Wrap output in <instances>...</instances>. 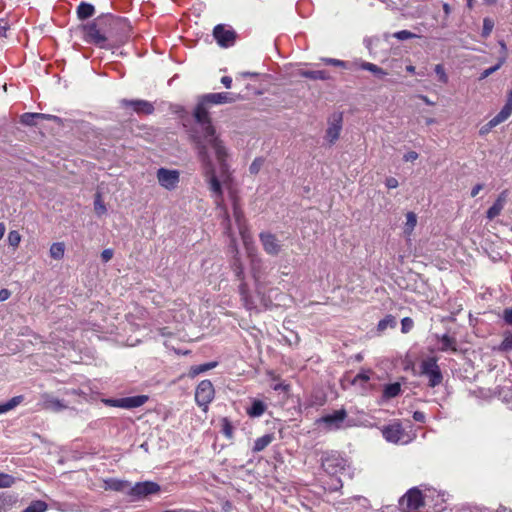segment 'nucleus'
Instances as JSON below:
<instances>
[{
	"mask_svg": "<svg viewBox=\"0 0 512 512\" xmlns=\"http://www.w3.org/2000/svg\"><path fill=\"white\" fill-rule=\"evenodd\" d=\"M11 295V292L6 289V288H3L0 290V302H3V301H6Z\"/></svg>",
	"mask_w": 512,
	"mask_h": 512,
	"instance_id": "nucleus-57",
	"label": "nucleus"
},
{
	"mask_svg": "<svg viewBox=\"0 0 512 512\" xmlns=\"http://www.w3.org/2000/svg\"><path fill=\"white\" fill-rule=\"evenodd\" d=\"M341 487H342V481L339 478H337V479L333 480L331 485H329L328 489L331 491H337Z\"/></svg>",
	"mask_w": 512,
	"mask_h": 512,
	"instance_id": "nucleus-55",
	"label": "nucleus"
},
{
	"mask_svg": "<svg viewBox=\"0 0 512 512\" xmlns=\"http://www.w3.org/2000/svg\"><path fill=\"white\" fill-rule=\"evenodd\" d=\"M41 405L43 409L52 412H60L68 407L63 401L48 393L41 395Z\"/></svg>",
	"mask_w": 512,
	"mask_h": 512,
	"instance_id": "nucleus-14",
	"label": "nucleus"
},
{
	"mask_svg": "<svg viewBox=\"0 0 512 512\" xmlns=\"http://www.w3.org/2000/svg\"><path fill=\"white\" fill-rule=\"evenodd\" d=\"M434 71H435L436 75L438 76V80L441 83L446 84L448 82V76H447L442 64H437L434 68Z\"/></svg>",
	"mask_w": 512,
	"mask_h": 512,
	"instance_id": "nucleus-44",
	"label": "nucleus"
},
{
	"mask_svg": "<svg viewBox=\"0 0 512 512\" xmlns=\"http://www.w3.org/2000/svg\"><path fill=\"white\" fill-rule=\"evenodd\" d=\"M23 396H15L11 398L9 401L5 403H0V414H4L12 409H14L16 406H18L23 401Z\"/></svg>",
	"mask_w": 512,
	"mask_h": 512,
	"instance_id": "nucleus-29",
	"label": "nucleus"
},
{
	"mask_svg": "<svg viewBox=\"0 0 512 512\" xmlns=\"http://www.w3.org/2000/svg\"><path fill=\"white\" fill-rule=\"evenodd\" d=\"M222 510L223 512H233L234 510V507L232 505L231 502L229 501H225L223 504H222Z\"/></svg>",
	"mask_w": 512,
	"mask_h": 512,
	"instance_id": "nucleus-59",
	"label": "nucleus"
},
{
	"mask_svg": "<svg viewBox=\"0 0 512 512\" xmlns=\"http://www.w3.org/2000/svg\"><path fill=\"white\" fill-rule=\"evenodd\" d=\"M16 501H17V498L14 495H12L8 492H1L0 493V512L6 511Z\"/></svg>",
	"mask_w": 512,
	"mask_h": 512,
	"instance_id": "nucleus-27",
	"label": "nucleus"
},
{
	"mask_svg": "<svg viewBox=\"0 0 512 512\" xmlns=\"http://www.w3.org/2000/svg\"><path fill=\"white\" fill-rule=\"evenodd\" d=\"M321 61L323 63H325L326 65H332V66L341 67V68H344V69H350L351 68V65H350L349 62H346V61H343V60H339V59H335V58H322Z\"/></svg>",
	"mask_w": 512,
	"mask_h": 512,
	"instance_id": "nucleus-39",
	"label": "nucleus"
},
{
	"mask_svg": "<svg viewBox=\"0 0 512 512\" xmlns=\"http://www.w3.org/2000/svg\"><path fill=\"white\" fill-rule=\"evenodd\" d=\"M501 47V56H505L507 58V46L503 40L498 41Z\"/></svg>",
	"mask_w": 512,
	"mask_h": 512,
	"instance_id": "nucleus-62",
	"label": "nucleus"
},
{
	"mask_svg": "<svg viewBox=\"0 0 512 512\" xmlns=\"http://www.w3.org/2000/svg\"><path fill=\"white\" fill-rule=\"evenodd\" d=\"M421 375L428 378V385L434 388L441 384L443 376L434 357L424 359L420 364Z\"/></svg>",
	"mask_w": 512,
	"mask_h": 512,
	"instance_id": "nucleus-4",
	"label": "nucleus"
},
{
	"mask_svg": "<svg viewBox=\"0 0 512 512\" xmlns=\"http://www.w3.org/2000/svg\"><path fill=\"white\" fill-rule=\"evenodd\" d=\"M273 440V436L270 434L263 435L259 437L254 442L253 451L260 452L264 450Z\"/></svg>",
	"mask_w": 512,
	"mask_h": 512,
	"instance_id": "nucleus-31",
	"label": "nucleus"
},
{
	"mask_svg": "<svg viewBox=\"0 0 512 512\" xmlns=\"http://www.w3.org/2000/svg\"><path fill=\"white\" fill-rule=\"evenodd\" d=\"M287 385L283 384V383H279V384H276L273 386V389L275 391H278V390H286L287 389Z\"/></svg>",
	"mask_w": 512,
	"mask_h": 512,
	"instance_id": "nucleus-64",
	"label": "nucleus"
},
{
	"mask_svg": "<svg viewBox=\"0 0 512 512\" xmlns=\"http://www.w3.org/2000/svg\"><path fill=\"white\" fill-rule=\"evenodd\" d=\"M503 400L510 405V408L512 409V390H509L504 396Z\"/></svg>",
	"mask_w": 512,
	"mask_h": 512,
	"instance_id": "nucleus-61",
	"label": "nucleus"
},
{
	"mask_svg": "<svg viewBox=\"0 0 512 512\" xmlns=\"http://www.w3.org/2000/svg\"><path fill=\"white\" fill-rule=\"evenodd\" d=\"M215 390L210 380H202L195 390V401L204 412L208 410L209 404L213 401Z\"/></svg>",
	"mask_w": 512,
	"mask_h": 512,
	"instance_id": "nucleus-6",
	"label": "nucleus"
},
{
	"mask_svg": "<svg viewBox=\"0 0 512 512\" xmlns=\"http://www.w3.org/2000/svg\"><path fill=\"white\" fill-rule=\"evenodd\" d=\"M239 293H240V296H241V299L244 303V306L247 308V309H252L254 308V302L252 301V298L249 294V291H248V287H247V284L245 282H241L240 285H239Z\"/></svg>",
	"mask_w": 512,
	"mask_h": 512,
	"instance_id": "nucleus-26",
	"label": "nucleus"
},
{
	"mask_svg": "<svg viewBox=\"0 0 512 512\" xmlns=\"http://www.w3.org/2000/svg\"><path fill=\"white\" fill-rule=\"evenodd\" d=\"M512 114V105L505 103L500 112L495 115L489 122V128H494L502 122L506 121Z\"/></svg>",
	"mask_w": 512,
	"mask_h": 512,
	"instance_id": "nucleus-17",
	"label": "nucleus"
},
{
	"mask_svg": "<svg viewBox=\"0 0 512 512\" xmlns=\"http://www.w3.org/2000/svg\"><path fill=\"white\" fill-rule=\"evenodd\" d=\"M417 225V215L410 211L406 214V222L403 227V233L406 237H410Z\"/></svg>",
	"mask_w": 512,
	"mask_h": 512,
	"instance_id": "nucleus-22",
	"label": "nucleus"
},
{
	"mask_svg": "<svg viewBox=\"0 0 512 512\" xmlns=\"http://www.w3.org/2000/svg\"><path fill=\"white\" fill-rule=\"evenodd\" d=\"M65 246L62 242L53 243L50 247V256L53 259H61L64 256Z\"/></svg>",
	"mask_w": 512,
	"mask_h": 512,
	"instance_id": "nucleus-34",
	"label": "nucleus"
},
{
	"mask_svg": "<svg viewBox=\"0 0 512 512\" xmlns=\"http://www.w3.org/2000/svg\"><path fill=\"white\" fill-rule=\"evenodd\" d=\"M346 417V410L340 409L321 417L317 420V423L322 424L327 430H338L342 427Z\"/></svg>",
	"mask_w": 512,
	"mask_h": 512,
	"instance_id": "nucleus-9",
	"label": "nucleus"
},
{
	"mask_svg": "<svg viewBox=\"0 0 512 512\" xmlns=\"http://www.w3.org/2000/svg\"><path fill=\"white\" fill-rule=\"evenodd\" d=\"M370 380V371H363V372H360L358 373L352 383L354 385L356 384H360V385H363L364 383L368 382Z\"/></svg>",
	"mask_w": 512,
	"mask_h": 512,
	"instance_id": "nucleus-43",
	"label": "nucleus"
},
{
	"mask_svg": "<svg viewBox=\"0 0 512 512\" xmlns=\"http://www.w3.org/2000/svg\"><path fill=\"white\" fill-rule=\"evenodd\" d=\"M498 350L501 352L512 351V333L509 331L504 332L503 340L500 343Z\"/></svg>",
	"mask_w": 512,
	"mask_h": 512,
	"instance_id": "nucleus-36",
	"label": "nucleus"
},
{
	"mask_svg": "<svg viewBox=\"0 0 512 512\" xmlns=\"http://www.w3.org/2000/svg\"><path fill=\"white\" fill-rule=\"evenodd\" d=\"M401 386L399 383H391L385 386L383 396L387 399L394 398L399 395Z\"/></svg>",
	"mask_w": 512,
	"mask_h": 512,
	"instance_id": "nucleus-33",
	"label": "nucleus"
},
{
	"mask_svg": "<svg viewBox=\"0 0 512 512\" xmlns=\"http://www.w3.org/2000/svg\"><path fill=\"white\" fill-rule=\"evenodd\" d=\"M322 468L330 476H337L346 470L348 461L340 453L331 451L322 456Z\"/></svg>",
	"mask_w": 512,
	"mask_h": 512,
	"instance_id": "nucleus-3",
	"label": "nucleus"
},
{
	"mask_svg": "<svg viewBox=\"0 0 512 512\" xmlns=\"http://www.w3.org/2000/svg\"><path fill=\"white\" fill-rule=\"evenodd\" d=\"M106 485L109 489L113 491L123 492L128 495V490L130 488L131 483L124 480L109 479L108 481H106Z\"/></svg>",
	"mask_w": 512,
	"mask_h": 512,
	"instance_id": "nucleus-21",
	"label": "nucleus"
},
{
	"mask_svg": "<svg viewBox=\"0 0 512 512\" xmlns=\"http://www.w3.org/2000/svg\"><path fill=\"white\" fill-rule=\"evenodd\" d=\"M86 40L90 43L96 44L99 47H104L106 37L100 32L95 23L88 24L85 28Z\"/></svg>",
	"mask_w": 512,
	"mask_h": 512,
	"instance_id": "nucleus-15",
	"label": "nucleus"
},
{
	"mask_svg": "<svg viewBox=\"0 0 512 512\" xmlns=\"http://www.w3.org/2000/svg\"><path fill=\"white\" fill-rule=\"evenodd\" d=\"M445 497H446V493H444V492H442V493H440V492H439V493H437V498H438V500H437V503H436L435 505H436V506H438V505L440 506V507L436 510L437 512H440V511H442V510L444 509V507H443V506H441V504H442V503H444V502L446 501V498H445Z\"/></svg>",
	"mask_w": 512,
	"mask_h": 512,
	"instance_id": "nucleus-52",
	"label": "nucleus"
},
{
	"mask_svg": "<svg viewBox=\"0 0 512 512\" xmlns=\"http://www.w3.org/2000/svg\"><path fill=\"white\" fill-rule=\"evenodd\" d=\"M156 176L160 186L167 190H174L180 181V173L177 170L159 168Z\"/></svg>",
	"mask_w": 512,
	"mask_h": 512,
	"instance_id": "nucleus-8",
	"label": "nucleus"
},
{
	"mask_svg": "<svg viewBox=\"0 0 512 512\" xmlns=\"http://www.w3.org/2000/svg\"><path fill=\"white\" fill-rule=\"evenodd\" d=\"M414 322L411 318L405 317L401 320V331L408 333L413 328Z\"/></svg>",
	"mask_w": 512,
	"mask_h": 512,
	"instance_id": "nucleus-46",
	"label": "nucleus"
},
{
	"mask_svg": "<svg viewBox=\"0 0 512 512\" xmlns=\"http://www.w3.org/2000/svg\"><path fill=\"white\" fill-rule=\"evenodd\" d=\"M506 62V57L505 56H500L499 59H498V62L497 64H495L494 66L490 67V68H487L485 69L481 75H480V80H483L485 78H487L488 76H490L491 74H493L494 72H496L497 70H499L501 68V66Z\"/></svg>",
	"mask_w": 512,
	"mask_h": 512,
	"instance_id": "nucleus-37",
	"label": "nucleus"
},
{
	"mask_svg": "<svg viewBox=\"0 0 512 512\" xmlns=\"http://www.w3.org/2000/svg\"><path fill=\"white\" fill-rule=\"evenodd\" d=\"M435 490H428L424 495L422 492L414 487L407 491L399 500V505L403 512H417L419 508L424 506L426 499L433 496Z\"/></svg>",
	"mask_w": 512,
	"mask_h": 512,
	"instance_id": "nucleus-2",
	"label": "nucleus"
},
{
	"mask_svg": "<svg viewBox=\"0 0 512 512\" xmlns=\"http://www.w3.org/2000/svg\"><path fill=\"white\" fill-rule=\"evenodd\" d=\"M213 35L217 43L222 47L233 45L235 40L234 31L226 29L223 25H217L213 30Z\"/></svg>",
	"mask_w": 512,
	"mask_h": 512,
	"instance_id": "nucleus-13",
	"label": "nucleus"
},
{
	"mask_svg": "<svg viewBox=\"0 0 512 512\" xmlns=\"http://www.w3.org/2000/svg\"><path fill=\"white\" fill-rule=\"evenodd\" d=\"M494 28V21L489 18V17H486L483 19V28H482V37L484 38H487L490 36L492 30Z\"/></svg>",
	"mask_w": 512,
	"mask_h": 512,
	"instance_id": "nucleus-40",
	"label": "nucleus"
},
{
	"mask_svg": "<svg viewBox=\"0 0 512 512\" xmlns=\"http://www.w3.org/2000/svg\"><path fill=\"white\" fill-rule=\"evenodd\" d=\"M94 209L98 215H102L106 212V207L100 199V195H97L94 201Z\"/></svg>",
	"mask_w": 512,
	"mask_h": 512,
	"instance_id": "nucleus-47",
	"label": "nucleus"
},
{
	"mask_svg": "<svg viewBox=\"0 0 512 512\" xmlns=\"http://www.w3.org/2000/svg\"><path fill=\"white\" fill-rule=\"evenodd\" d=\"M217 364H218L217 362H208V363L192 366L189 371V376L193 378L201 373H204L210 369L215 368L217 366Z\"/></svg>",
	"mask_w": 512,
	"mask_h": 512,
	"instance_id": "nucleus-28",
	"label": "nucleus"
},
{
	"mask_svg": "<svg viewBox=\"0 0 512 512\" xmlns=\"http://www.w3.org/2000/svg\"><path fill=\"white\" fill-rule=\"evenodd\" d=\"M385 185L388 189H394L397 188L399 183L398 180L394 177H388L385 180Z\"/></svg>",
	"mask_w": 512,
	"mask_h": 512,
	"instance_id": "nucleus-51",
	"label": "nucleus"
},
{
	"mask_svg": "<svg viewBox=\"0 0 512 512\" xmlns=\"http://www.w3.org/2000/svg\"><path fill=\"white\" fill-rule=\"evenodd\" d=\"M148 400V396L146 395H137V396H130V397H124L119 399H108L106 400V404L113 406V407H119L124 409H132L137 408L145 404Z\"/></svg>",
	"mask_w": 512,
	"mask_h": 512,
	"instance_id": "nucleus-10",
	"label": "nucleus"
},
{
	"mask_svg": "<svg viewBox=\"0 0 512 512\" xmlns=\"http://www.w3.org/2000/svg\"><path fill=\"white\" fill-rule=\"evenodd\" d=\"M160 491V486L152 481L138 482L133 486L130 485L128 495L132 500H141L149 495L156 494Z\"/></svg>",
	"mask_w": 512,
	"mask_h": 512,
	"instance_id": "nucleus-7",
	"label": "nucleus"
},
{
	"mask_svg": "<svg viewBox=\"0 0 512 512\" xmlns=\"http://www.w3.org/2000/svg\"><path fill=\"white\" fill-rule=\"evenodd\" d=\"M397 324L396 318L392 315L385 316L382 320L378 322L377 329L379 331H384L387 328H394Z\"/></svg>",
	"mask_w": 512,
	"mask_h": 512,
	"instance_id": "nucleus-35",
	"label": "nucleus"
},
{
	"mask_svg": "<svg viewBox=\"0 0 512 512\" xmlns=\"http://www.w3.org/2000/svg\"><path fill=\"white\" fill-rule=\"evenodd\" d=\"M342 122H343V116H342V113H340V112H335L328 118V127L326 130V140L330 144H333L338 140V138L340 136V132L342 130Z\"/></svg>",
	"mask_w": 512,
	"mask_h": 512,
	"instance_id": "nucleus-11",
	"label": "nucleus"
},
{
	"mask_svg": "<svg viewBox=\"0 0 512 512\" xmlns=\"http://www.w3.org/2000/svg\"><path fill=\"white\" fill-rule=\"evenodd\" d=\"M418 158V153L415 151H409L403 156L404 161L406 162H412L415 161Z\"/></svg>",
	"mask_w": 512,
	"mask_h": 512,
	"instance_id": "nucleus-54",
	"label": "nucleus"
},
{
	"mask_svg": "<svg viewBox=\"0 0 512 512\" xmlns=\"http://www.w3.org/2000/svg\"><path fill=\"white\" fill-rule=\"evenodd\" d=\"M440 342H441V347H440L441 351H448V350L456 351L457 350L455 338L450 337L447 334H444L441 336Z\"/></svg>",
	"mask_w": 512,
	"mask_h": 512,
	"instance_id": "nucleus-32",
	"label": "nucleus"
},
{
	"mask_svg": "<svg viewBox=\"0 0 512 512\" xmlns=\"http://www.w3.org/2000/svg\"><path fill=\"white\" fill-rule=\"evenodd\" d=\"M125 103L133 106L134 110L137 112L149 114L153 111V106L144 100L125 101Z\"/></svg>",
	"mask_w": 512,
	"mask_h": 512,
	"instance_id": "nucleus-24",
	"label": "nucleus"
},
{
	"mask_svg": "<svg viewBox=\"0 0 512 512\" xmlns=\"http://www.w3.org/2000/svg\"><path fill=\"white\" fill-rule=\"evenodd\" d=\"M47 510V504L44 501L37 500L33 501L23 512H45Z\"/></svg>",
	"mask_w": 512,
	"mask_h": 512,
	"instance_id": "nucleus-38",
	"label": "nucleus"
},
{
	"mask_svg": "<svg viewBox=\"0 0 512 512\" xmlns=\"http://www.w3.org/2000/svg\"><path fill=\"white\" fill-rule=\"evenodd\" d=\"M95 12L94 6L92 4L81 2L77 8L78 18L81 20L87 19L93 16Z\"/></svg>",
	"mask_w": 512,
	"mask_h": 512,
	"instance_id": "nucleus-25",
	"label": "nucleus"
},
{
	"mask_svg": "<svg viewBox=\"0 0 512 512\" xmlns=\"http://www.w3.org/2000/svg\"><path fill=\"white\" fill-rule=\"evenodd\" d=\"M21 242V235L18 231L13 230L8 234V243L12 247H18Z\"/></svg>",
	"mask_w": 512,
	"mask_h": 512,
	"instance_id": "nucleus-42",
	"label": "nucleus"
},
{
	"mask_svg": "<svg viewBox=\"0 0 512 512\" xmlns=\"http://www.w3.org/2000/svg\"><path fill=\"white\" fill-rule=\"evenodd\" d=\"M234 217H235V220H236V222H237V224L239 226V230H240V234L242 236L243 242H244L245 246L248 247L249 236L246 234V230L241 225V220L243 218V215H242V212L238 209V207L236 206L235 203H234Z\"/></svg>",
	"mask_w": 512,
	"mask_h": 512,
	"instance_id": "nucleus-30",
	"label": "nucleus"
},
{
	"mask_svg": "<svg viewBox=\"0 0 512 512\" xmlns=\"http://www.w3.org/2000/svg\"><path fill=\"white\" fill-rule=\"evenodd\" d=\"M502 319L508 325H512V308H506L503 310Z\"/></svg>",
	"mask_w": 512,
	"mask_h": 512,
	"instance_id": "nucleus-50",
	"label": "nucleus"
},
{
	"mask_svg": "<svg viewBox=\"0 0 512 512\" xmlns=\"http://www.w3.org/2000/svg\"><path fill=\"white\" fill-rule=\"evenodd\" d=\"M221 83L226 87V88H230L231 85H232V78L229 77V76H223L221 78Z\"/></svg>",
	"mask_w": 512,
	"mask_h": 512,
	"instance_id": "nucleus-60",
	"label": "nucleus"
},
{
	"mask_svg": "<svg viewBox=\"0 0 512 512\" xmlns=\"http://www.w3.org/2000/svg\"><path fill=\"white\" fill-rule=\"evenodd\" d=\"M419 98L427 105H434L435 103L432 102L427 96L420 95Z\"/></svg>",
	"mask_w": 512,
	"mask_h": 512,
	"instance_id": "nucleus-63",
	"label": "nucleus"
},
{
	"mask_svg": "<svg viewBox=\"0 0 512 512\" xmlns=\"http://www.w3.org/2000/svg\"><path fill=\"white\" fill-rule=\"evenodd\" d=\"M113 257V250L112 249H105L101 253V258L103 262H108Z\"/></svg>",
	"mask_w": 512,
	"mask_h": 512,
	"instance_id": "nucleus-53",
	"label": "nucleus"
},
{
	"mask_svg": "<svg viewBox=\"0 0 512 512\" xmlns=\"http://www.w3.org/2000/svg\"><path fill=\"white\" fill-rule=\"evenodd\" d=\"M266 408L267 406L262 400L253 399L251 406L247 408L246 412L250 417L257 418L264 414Z\"/></svg>",
	"mask_w": 512,
	"mask_h": 512,
	"instance_id": "nucleus-19",
	"label": "nucleus"
},
{
	"mask_svg": "<svg viewBox=\"0 0 512 512\" xmlns=\"http://www.w3.org/2000/svg\"><path fill=\"white\" fill-rule=\"evenodd\" d=\"M299 75L312 80L326 81L331 79L330 74L325 70H300Z\"/></svg>",
	"mask_w": 512,
	"mask_h": 512,
	"instance_id": "nucleus-18",
	"label": "nucleus"
},
{
	"mask_svg": "<svg viewBox=\"0 0 512 512\" xmlns=\"http://www.w3.org/2000/svg\"><path fill=\"white\" fill-rule=\"evenodd\" d=\"M35 119H53L57 120V116L43 114V113H24L21 116V122L25 125H35Z\"/></svg>",
	"mask_w": 512,
	"mask_h": 512,
	"instance_id": "nucleus-20",
	"label": "nucleus"
},
{
	"mask_svg": "<svg viewBox=\"0 0 512 512\" xmlns=\"http://www.w3.org/2000/svg\"><path fill=\"white\" fill-rule=\"evenodd\" d=\"M15 483V478L6 473H0V488H10Z\"/></svg>",
	"mask_w": 512,
	"mask_h": 512,
	"instance_id": "nucleus-41",
	"label": "nucleus"
},
{
	"mask_svg": "<svg viewBox=\"0 0 512 512\" xmlns=\"http://www.w3.org/2000/svg\"><path fill=\"white\" fill-rule=\"evenodd\" d=\"M235 100V96L228 92L203 95L193 113L196 126L191 133V137L197 145L205 182L216 208L220 210L224 218L227 231L230 230V218L224 205L223 186L230 184L232 173L227 163L228 151L216 136L207 105L232 103Z\"/></svg>",
	"mask_w": 512,
	"mask_h": 512,
	"instance_id": "nucleus-1",
	"label": "nucleus"
},
{
	"mask_svg": "<svg viewBox=\"0 0 512 512\" xmlns=\"http://www.w3.org/2000/svg\"><path fill=\"white\" fill-rule=\"evenodd\" d=\"M382 435L387 442L393 444H408L411 441L410 436L404 431L399 421L390 423L382 428Z\"/></svg>",
	"mask_w": 512,
	"mask_h": 512,
	"instance_id": "nucleus-5",
	"label": "nucleus"
},
{
	"mask_svg": "<svg viewBox=\"0 0 512 512\" xmlns=\"http://www.w3.org/2000/svg\"><path fill=\"white\" fill-rule=\"evenodd\" d=\"M393 37H395L398 40L404 41V40L415 38V37H417V35L408 30H401V31L395 32L393 34Z\"/></svg>",
	"mask_w": 512,
	"mask_h": 512,
	"instance_id": "nucleus-45",
	"label": "nucleus"
},
{
	"mask_svg": "<svg viewBox=\"0 0 512 512\" xmlns=\"http://www.w3.org/2000/svg\"><path fill=\"white\" fill-rule=\"evenodd\" d=\"M425 414L422 411H415L413 413V419L416 422H424L425 421Z\"/></svg>",
	"mask_w": 512,
	"mask_h": 512,
	"instance_id": "nucleus-56",
	"label": "nucleus"
},
{
	"mask_svg": "<svg viewBox=\"0 0 512 512\" xmlns=\"http://www.w3.org/2000/svg\"><path fill=\"white\" fill-rule=\"evenodd\" d=\"M234 272L238 279H243L244 269L242 264L238 260H235L234 262Z\"/></svg>",
	"mask_w": 512,
	"mask_h": 512,
	"instance_id": "nucleus-48",
	"label": "nucleus"
},
{
	"mask_svg": "<svg viewBox=\"0 0 512 512\" xmlns=\"http://www.w3.org/2000/svg\"><path fill=\"white\" fill-rule=\"evenodd\" d=\"M359 67L363 70L373 73L378 78H383L384 76L388 75L386 71L374 63L362 61L360 62Z\"/></svg>",
	"mask_w": 512,
	"mask_h": 512,
	"instance_id": "nucleus-23",
	"label": "nucleus"
},
{
	"mask_svg": "<svg viewBox=\"0 0 512 512\" xmlns=\"http://www.w3.org/2000/svg\"><path fill=\"white\" fill-rule=\"evenodd\" d=\"M259 238L263 249L267 254L276 256L280 253L282 244L274 234L269 232H262L259 235Z\"/></svg>",
	"mask_w": 512,
	"mask_h": 512,
	"instance_id": "nucleus-12",
	"label": "nucleus"
},
{
	"mask_svg": "<svg viewBox=\"0 0 512 512\" xmlns=\"http://www.w3.org/2000/svg\"><path fill=\"white\" fill-rule=\"evenodd\" d=\"M507 199L508 191L504 190L498 195L493 205L487 210L486 217L488 220H493L501 214L504 206L506 205Z\"/></svg>",
	"mask_w": 512,
	"mask_h": 512,
	"instance_id": "nucleus-16",
	"label": "nucleus"
},
{
	"mask_svg": "<svg viewBox=\"0 0 512 512\" xmlns=\"http://www.w3.org/2000/svg\"><path fill=\"white\" fill-rule=\"evenodd\" d=\"M483 184H476L471 190V197H476L479 192L483 189Z\"/></svg>",
	"mask_w": 512,
	"mask_h": 512,
	"instance_id": "nucleus-58",
	"label": "nucleus"
},
{
	"mask_svg": "<svg viewBox=\"0 0 512 512\" xmlns=\"http://www.w3.org/2000/svg\"><path fill=\"white\" fill-rule=\"evenodd\" d=\"M261 165H262V160L261 159H255L250 167H249V171L251 174H257L261 168Z\"/></svg>",
	"mask_w": 512,
	"mask_h": 512,
	"instance_id": "nucleus-49",
	"label": "nucleus"
}]
</instances>
